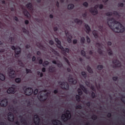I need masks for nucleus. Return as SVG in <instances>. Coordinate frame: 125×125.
I'll list each match as a JSON object with an SVG mask.
<instances>
[{"label": "nucleus", "instance_id": "obj_1", "mask_svg": "<svg viewBox=\"0 0 125 125\" xmlns=\"http://www.w3.org/2000/svg\"><path fill=\"white\" fill-rule=\"evenodd\" d=\"M107 24L115 33L125 32V27L121 23L116 21L113 18L107 19Z\"/></svg>", "mask_w": 125, "mask_h": 125}, {"label": "nucleus", "instance_id": "obj_2", "mask_svg": "<svg viewBox=\"0 0 125 125\" xmlns=\"http://www.w3.org/2000/svg\"><path fill=\"white\" fill-rule=\"evenodd\" d=\"M55 41L56 42H57V46L59 47V48H60L61 50H62V52H66L67 53H69V49L68 48H64L63 46H61V42L59 41V39L58 38H55Z\"/></svg>", "mask_w": 125, "mask_h": 125}, {"label": "nucleus", "instance_id": "obj_3", "mask_svg": "<svg viewBox=\"0 0 125 125\" xmlns=\"http://www.w3.org/2000/svg\"><path fill=\"white\" fill-rule=\"evenodd\" d=\"M62 120L63 122H66L68 120L71 119V112L69 110H66L62 116Z\"/></svg>", "mask_w": 125, "mask_h": 125}, {"label": "nucleus", "instance_id": "obj_4", "mask_svg": "<svg viewBox=\"0 0 125 125\" xmlns=\"http://www.w3.org/2000/svg\"><path fill=\"white\" fill-rule=\"evenodd\" d=\"M98 7H99V8H100V9H102V8H103V5H97L95 6L94 9L91 8V9H90L91 13H92V14H93V15H96V14L98 13V12L97 11V8H98Z\"/></svg>", "mask_w": 125, "mask_h": 125}, {"label": "nucleus", "instance_id": "obj_5", "mask_svg": "<svg viewBox=\"0 0 125 125\" xmlns=\"http://www.w3.org/2000/svg\"><path fill=\"white\" fill-rule=\"evenodd\" d=\"M8 74L10 78H14L16 77V74H15V71L13 70L12 67H9L8 69Z\"/></svg>", "mask_w": 125, "mask_h": 125}, {"label": "nucleus", "instance_id": "obj_6", "mask_svg": "<svg viewBox=\"0 0 125 125\" xmlns=\"http://www.w3.org/2000/svg\"><path fill=\"white\" fill-rule=\"evenodd\" d=\"M59 84L62 89H66V90L69 89V84L67 82H59Z\"/></svg>", "mask_w": 125, "mask_h": 125}, {"label": "nucleus", "instance_id": "obj_7", "mask_svg": "<svg viewBox=\"0 0 125 125\" xmlns=\"http://www.w3.org/2000/svg\"><path fill=\"white\" fill-rule=\"evenodd\" d=\"M12 49H13V50H15V57H18V56H19V54L21 53V48L19 47L15 48L14 46H12Z\"/></svg>", "mask_w": 125, "mask_h": 125}, {"label": "nucleus", "instance_id": "obj_8", "mask_svg": "<svg viewBox=\"0 0 125 125\" xmlns=\"http://www.w3.org/2000/svg\"><path fill=\"white\" fill-rule=\"evenodd\" d=\"M25 95H31L34 92L33 89L32 88H27L24 91Z\"/></svg>", "mask_w": 125, "mask_h": 125}, {"label": "nucleus", "instance_id": "obj_9", "mask_svg": "<svg viewBox=\"0 0 125 125\" xmlns=\"http://www.w3.org/2000/svg\"><path fill=\"white\" fill-rule=\"evenodd\" d=\"M34 122L36 125H40V118L38 115H35L34 116Z\"/></svg>", "mask_w": 125, "mask_h": 125}, {"label": "nucleus", "instance_id": "obj_10", "mask_svg": "<svg viewBox=\"0 0 125 125\" xmlns=\"http://www.w3.org/2000/svg\"><path fill=\"white\" fill-rule=\"evenodd\" d=\"M7 99H4L1 102H0V105L2 107H5V106L7 105Z\"/></svg>", "mask_w": 125, "mask_h": 125}, {"label": "nucleus", "instance_id": "obj_11", "mask_svg": "<svg viewBox=\"0 0 125 125\" xmlns=\"http://www.w3.org/2000/svg\"><path fill=\"white\" fill-rule=\"evenodd\" d=\"M96 46L98 48V52L100 54H102V45L99 43H96Z\"/></svg>", "mask_w": 125, "mask_h": 125}, {"label": "nucleus", "instance_id": "obj_12", "mask_svg": "<svg viewBox=\"0 0 125 125\" xmlns=\"http://www.w3.org/2000/svg\"><path fill=\"white\" fill-rule=\"evenodd\" d=\"M8 120L10 122H13L14 121V115L12 113H9L8 115Z\"/></svg>", "mask_w": 125, "mask_h": 125}, {"label": "nucleus", "instance_id": "obj_13", "mask_svg": "<svg viewBox=\"0 0 125 125\" xmlns=\"http://www.w3.org/2000/svg\"><path fill=\"white\" fill-rule=\"evenodd\" d=\"M7 92L9 94H10L11 93L14 94L15 93V88H14L13 87H10L7 90Z\"/></svg>", "mask_w": 125, "mask_h": 125}, {"label": "nucleus", "instance_id": "obj_14", "mask_svg": "<svg viewBox=\"0 0 125 125\" xmlns=\"http://www.w3.org/2000/svg\"><path fill=\"white\" fill-rule=\"evenodd\" d=\"M112 63L115 65V67H121V62L117 60L113 61Z\"/></svg>", "mask_w": 125, "mask_h": 125}, {"label": "nucleus", "instance_id": "obj_15", "mask_svg": "<svg viewBox=\"0 0 125 125\" xmlns=\"http://www.w3.org/2000/svg\"><path fill=\"white\" fill-rule=\"evenodd\" d=\"M66 36L67 38V42L69 43L72 42V35H71L69 33H66Z\"/></svg>", "mask_w": 125, "mask_h": 125}, {"label": "nucleus", "instance_id": "obj_16", "mask_svg": "<svg viewBox=\"0 0 125 125\" xmlns=\"http://www.w3.org/2000/svg\"><path fill=\"white\" fill-rule=\"evenodd\" d=\"M52 124L54 125H62V123L59 120H53Z\"/></svg>", "mask_w": 125, "mask_h": 125}, {"label": "nucleus", "instance_id": "obj_17", "mask_svg": "<svg viewBox=\"0 0 125 125\" xmlns=\"http://www.w3.org/2000/svg\"><path fill=\"white\" fill-rule=\"evenodd\" d=\"M68 81L69 82V83H71L73 84H76V83H77V80L73 79V78H69L68 79Z\"/></svg>", "mask_w": 125, "mask_h": 125}, {"label": "nucleus", "instance_id": "obj_18", "mask_svg": "<svg viewBox=\"0 0 125 125\" xmlns=\"http://www.w3.org/2000/svg\"><path fill=\"white\" fill-rule=\"evenodd\" d=\"M80 87L81 88H82V90H83V91H84L86 93V94H87V90H86V88L84 87V86H83V85L80 84Z\"/></svg>", "mask_w": 125, "mask_h": 125}, {"label": "nucleus", "instance_id": "obj_19", "mask_svg": "<svg viewBox=\"0 0 125 125\" xmlns=\"http://www.w3.org/2000/svg\"><path fill=\"white\" fill-rule=\"evenodd\" d=\"M85 28L86 29V32L87 34H88V33L90 32V27H89V26H88V25L85 24Z\"/></svg>", "mask_w": 125, "mask_h": 125}, {"label": "nucleus", "instance_id": "obj_20", "mask_svg": "<svg viewBox=\"0 0 125 125\" xmlns=\"http://www.w3.org/2000/svg\"><path fill=\"white\" fill-rule=\"evenodd\" d=\"M93 34L95 39H97V38H98V33L96 30H94L93 31Z\"/></svg>", "mask_w": 125, "mask_h": 125}, {"label": "nucleus", "instance_id": "obj_21", "mask_svg": "<svg viewBox=\"0 0 125 125\" xmlns=\"http://www.w3.org/2000/svg\"><path fill=\"white\" fill-rule=\"evenodd\" d=\"M26 7L28 9H30V10L33 9V6L32 5V3H28L26 5Z\"/></svg>", "mask_w": 125, "mask_h": 125}, {"label": "nucleus", "instance_id": "obj_22", "mask_svg": "<svg viewBox=\"0 0 125 125\" xmlns=\"http://www.w3.org/2000/svg\"><path fill=\"white\" fill-rule=\"evenodd\" d=\"M75 23H77V24H79V25L82 24L83 23V21L78 19H76L74 20Z\"/></svg>", "mask_w": 125, "mask_h": 125}, {"label": "nucleus", "instance_id": "obj_23", "mask_svg": "<svg viewBox=\"0 0 125 125\" xmlns=\"http://www.w3.org/2000/svg\"><path fill=\"white\" fill-rule=\"evenodd\" d=\"M23 13H24L25 16H26V17H30V14L29 13L28 11L24 10V11L23 12Z\"/></svg>", "mask_w": 125, "mask_h": 125}, {"label": "nucleus", "instance_id": "obj_24", "mask_svg": "<svg viewBox=\"0 0 125 125\" xmlns=\"http://www.w3.org/2000/svg\"><path fill=\"white\" fill-rule=\"evenodd\" d=\"M0 80L1 81H4V80H5V77L4 76V75H3V74H1L0 73Z\"/></svg>", "mask_w": 125, "mask_h": 125}, {"label": "nucleus", "instance_id": "obj_25", "mask_svg": "<svg viewBox=\"0 0 125 125\" xmlns=\"http://www.w3.org/2000/svg\"><path fill=\"white\" fill-rule=\"evenodd\" d=\"M87 69L89 73H90L91 74H92V73H93L92 69H91V68H90L89 66L87 67Z\"/></svg>", "mask_w": 125, "mask_h": 125}, {"label": "nucleus", "instance_id": "obj_26", "mask_svg": "<svg viewBox=\"0 0 125 125\" xmlns=\"http://www.w3.org/2000/svg\"><path fill=\"white\" fill-rule=\"evenodd\" d=\"M73 7H74V4H69L67 7L68 9H73Z\"/></svg>", "mask_w": 125, "mask_h": 125}, {"label": "nucleus", "instance_id": "obj_27", "mask_svg": "<svg viewBox=\"0 0 125 125\" xmlns=\"http://www.w3.org/2000/svg\"><path fill=\"white\" fill-rule=\"evenodd\" d=\"M76 99L77 101H78V102H80V101H81V99L79 95H77L76 96Z\"/></svg>", "mask_w": 125, "mask_h": 125}, {"label": "nucleus", "instance_id": "obj_28", "mask_svg": "<svg viewBox=\"0 0 125 125\" xmlns=\"http://www.w3.org/2000/svg\"><path fill=\"white\" fill-rule=\"evenodd\" d=\"M78 92L79 95H82V94H83V91H82V89L80 88L78 89Z\"/></svg>", "mask_w": 125, "mask_h": 125}, {"label": "nucleus", "instance_id": "obj_29", "mask_svg": "<svg viewBox=\"0 0 125 125\" xmlns=\"http://www.w3.org/2000/svg\"><path fill=\"white\" fill-rule=\"evenodd\" d=\"M16 83H19L20 82H21V79L20 78H16L15 80Z\"/></svg>", "mask_w": 125, "mask_h": 125}, {"label": "nucleus", "instance_id": "obj_30", "mask_svg": "<svg viewBox=\"0 0 125 125\" xmlns=\"http://www.w3.org/2000/svg\"><path fill=\"white\" fill-rule=\"evenodd\" d=\"M52 52H53L54 54H55V55H57V56H58V55H59V53H58V52H57L54 50H52Z\"/></svg>", "mask_w": 125, "mask_h": 125}, {"label": "nucleus", "instance_id": "obj_31", "mask_svg": "<svg viewBox=\"0 0 125 125\" xmlns=\"http://www.w3.org/2000/svg\"><path fill=\"white\" fill-rule=\"evenodd\" d=\"M82 75L83 77V78H84V79H85V78H86V74L85 73V72H82Z\"/></svg>", "mask_w": 125, "mask_h": 125}, {"label": "nucleus", "instance_id": "obj_32", "mask_svg": "<svg viewBox=\"0 0 125 125\" xmlns=\"http://www.w3.org/2000/svg\"><path fill=\"white\" fill-rule=\"evenodd\" d=\"M107 52L109 55H112L113 54V52H112L111 49L107 50Z\"/></svg>", "mask_w": 125, "mask_h": 125}, {"label": "nucleus", "instance_id": "obj_33", "mask_svg": "<svg viewBox=\"0 0 125 125\" xmlns=\"http://www.w3.org/2000/svg\"><path fill=\"white\" fill-rule=\"evenodd\" d=\"M98 70H102L103 69V65H98L97 67Z\"/></svg>", "mask_w": 125, "mask_h": 125}, {"label": "nucleus", "instance_id": "obj_34", "mask_svg": "<svg viewBox=\"0 0 125 125\" xmlns=\"http://www.w3.org/2000/svg\"><path fill=\"white\" fill-rule=\"evenodd\" d=\"M84 41H85V39H84V37H82L81 39V43H83L84 42Z\"/></svg>", "mask_w": 125, "mask_h": 125}, {"label": "nucleus", "instance_id": "obj_35", "mask_svg": "<svg viewBox=\"0 0 125 125\" xmlns=\"http://www.w3.org/2000/svg\"><path fill=\"white\" fill-rule=\"evenodd\" d=\"M46 65H48V61H45L44 63H43V66L44 67H45Z\"/></svg>", "mask_w": 125, "mask_h": 125}, {"label": "nucleus", "instance_id": "obj_36", "mask_svg": "<svg viewBox=\"0 0 125 125\" xmlns=\"http://www.w3.org/2000/svg\"><path fill=\"white\" fill-rule=\"evenodd\" d=\"M106 16H111V15H113V13L112 12H108L106 13Z\"/></svg>", "mask_w": 125, "mask_h": 125}, {"label": "nucleus", "instance_id": "obj_37", "mask_svg": "<svg viewBox=\"0 0 125 125\" xmlns=\"http://www.w3.org/2000/svg\"><path fill=\"white\" fill-rule=\"evenodd\" d=\"M81 54L83 55V56H85V52L83 50L81 51Z\"/></svg>", "mask_w": 125, "mask_h": 125}, {"label": "nucleus", "instance_id": "obj_38", "mask_svg": "<svg viewBox=\"0 0 125 125\" xmlns=\"http://www.w3.org/2000/svg\"><path fill=\"white\" fill-rule=\"evenodd\" d=\"M38 91L39 90H38V89H35L34 91V94H35V95L38 94Z\"/></svg>", "mask_w": 125, "mask_h": 125}, {"label": "nucleus", "instance_id": "obj_39", "mask_svg": "<svg viewBox=\"0 0 125 125\" xmlns=\"http://www.w3.org/2000/svg\"><path fill=\"white\" fill-rule=\"evenodd\" d=\"M86 40H87V42H88V43H89V42H90V39H89V38H88V37H86Z\"/></svg>", "mask_w": 125, "mask_h": 125}, {"label": "nucleus", "instance_id": "obj_40", "mask_svg": "<svg viewBox=\"0 0 125 125\" xmlns=\"http://www.w3.org/2000/svg\"><path fill=\"white\" fill-rule=\"evenodd\" d=\"M121 101L125 104V97H122L121 98Z\"/></svg>", "mask_w": 125, "mask_h": 125}, {"label": "nucleus", "instance_id": "obj_41", "mask_svg": "<svg viewBox=\"0 0 125 125\" xmlns=\"http://www.w3.org/2000/svg\"><path fill=\"white\" fill-rule=\"evenodd\" d=\"M65 62H66V63L68 64V65H69V66H70V62H69V61L68 60V59L65 58Z\"/></svg>", "mask_w": 125, "mask_h": 125}, {"label": "nucleus", "instance_id": "obj_42", "mask_svg": "<svg viewBox=\"0 0 125 125\" xmlns=\"http://www.w3.org/2000/svg\"><path fill=\"white\" fill-rule=\"evenodd\" d=\"M57 66L58 67H62V63L61 62L58 63Z\"/></svg>", "mask_w": 125, "mask_h": 125}, {"label": "nucleus", "instance_id": "obj_43", "mask_svg": "<svg viewBox=\"0 0 125 125\" xmlns=\"http://www.w3.org/2000/svg\"><path fill=\"white\" fill-rule=\"evenodd\" d=\"M118 6H120L121 7H123V6H124V3H119L118 4Z\"/></svg>", "mask_w": 125, "mask_h": 125}, {"label": "nucleus", "instance_id": "obj_44", "mask_svg": "<svg viewBox=\"0 0 125 125\" xmlns=\"http://www.w3.org/2000/svg\"><path fill=\"white\" fill-rule=\"evenodd\" d=\"M99 29H100V31H101V32H102V29H103V26H99Z\"/></svg>", "mask_w": 125, "mask_h": 125}, {"label": "nucleus", "instance_id": "obj_45", "mask_svg": "<svg viewBox=\"0 0 125 125\" xmlns=\"http://www.w3.org/2000/svg\"><path fill=\"white\" fill-rule=\"evenodd\" d=\"M76 109H82V106L81 105H77L76 106Z\"/></svg>", "mask_w": 125, "mask_h": 125}, {"label": "nucleus", "instance_id": "obj_46", "mask_svg": "<svg viewBox=\"0 0 125 125\" xmlns=\"http://www.w3.org/2000/svg\"><path fill=\"white\" fill-rule=\"evenodd\" d=\"M26 73H31L32 72V70H31V69H26Z\"/></svg>", "mask_w": 125, "mask_h": 125}, {"label": "nucleus", "instance_id": "obj_47", "mask_svg": "<svg viewBox=\"0 0 125 125\" xmlns=\"http://www.w3.org/2000/svg\"><path fill=\"white\" fill-rule=\"evenodd\" d=\"M83 5L84 6H87V5H88V4L87 3V2H84L83 3Z\"/></svg>", "mask_w": 125, "mask_h": 125}, {"label": "nucleus", "instance_id": "obj_48", "mask_svg": "<svg viewBox=\"0 0 125 125\" xmlns=\"http://www.w3.org/2000/svg\"><path fill=\"white\" fill-rule=\"evenodd\" d=\"M85 83L86 85H87V86H89V85H90L89 82L86 81L85 82Z\"/></svg>", "mask_w": 125, "mask_h": 125}, {"label": "nucleus", "instance_id": "obj_49", "mask_svg": "<svg viewBox=\"0 0 125 125\" xmlns=\"http://www.w3.org/2000/svg\"><path fill=\"white\" fill-rule=\"evenodd\" d=\"M91 96L93 98H94L95 97V94L94 92H92Z\"/></svg>", "mask_w": 125, "mask_h": 125}, {"label": "nucleus", "instance_id": "obj_50", "mask_svg": "<svg viewBox=\"0 0 125 125\" xmlns=\"http://www.w3.org/2000/svg\"><path fill=\"white\" fill-rule=\"evenodd\" d=\"M112 79H113V80L114 81H117V80H118V77H113Z\"/></svg>", "mask_w": 125, "mask_h": 125}, {"label": "nucleus", "instance_id": "obj_51", "mask_svg": "<svg viewBox=\"0 0 125 125\" xmlns=\"http://www.w3.org/2000/svg\"><path fill=\"white\" fill-rule=\"evenodd\" d=\"M49 43L50 44H51V45L53 44V43H54L53 41H50L49 42Z\"/></svg>", "mask_w": 125, "mask_h": 125}, {"label": "nucleus", "instance_id": "obj_52", "mask_svg": "<svg viewBox=\"0 0 125 125\" xmlns=\"http://www.w3.org/2000/svg\"><path fill=\"white\" fill-rule=\"evenodd\" d=\"M25 24H26V25L29 24V21L28 20H25Z\"/></svg>", "mask_w": 125, "mask_h": 125}, {"label": "nucleus", "instance_id": "obj_53", "mask_svg": "<svg viewBox=\"0 0 125 125\" xmlns=\"http://www.w3.org/2000/svg\"><path fill=\"white\" fill-rule=\"evenodd\" d=\"M77 40H73V42L74 44H76V43H77Z\"/></svg>", "mask_w": 125, "mask_h": 125}, {"label": "nucleus", "instance_id": "obj_54", "mask_svg": "<svg viewBox=\"0 0 125 125\" xmlns=\"http://www.w3.org/2000/svg\"><path fill=\"white\" fill-rule=\"evenodd\" d=\"M39 63H40V64H42V60L40 59V60H39Z\"/></svg>", "mask_w": 125, "mask_h": 125}, {"label": "nucleus", "instance_id": "obj_55", "mask_svg": "<svg viewBox=\"0 0 125 125\" xmlns=\"http://www.w3.org/2000/svg\"><path fill=\"white\" fill-rule=\"evenodd\" d=\"M86 105H87V106H88V107H89V106H90V102H87L86 103Z\"/></svg>", "mask_w": 125, "mask_h": 125}, {"label": "nucleus", "instance_id": "obj_56", "mask_svg": "<svg viewBox=\"0 0 125 125\" xmlns=\"http://www.w3.org/2000/svg\"><path fill=\"white\" fill-rule=\"evenodd\" d=\"M42 72H43V73H44V72H45V68L43 67L42 68Z\"/></svg>", "mask_w": 125, "mask_h": 125}, {"label": "nucleus", "instance_id": "obj_57", "mask_svg": "<svg viewBox=\"0 0 125 125\" xmlns=\"http://www.w3.org/2000/svg\"><path fill=\"white\" fill-rule=\"evenodd\" d=\"M87 15V13H85L84 14H83V17H85Z\"/></svg>", "mask_w": 125, "mask_h": 125}, {"label": "nucleus", "instance_id": "obj_58", "mask_svg": "<svg viewBox=\"0 0 125 125\" xmlns=\"http://www.w3.org/2000/svg\"><path fill=\"white\" fill-rule=\"evenodd\" d=\"M22 31L23 32V33H27V30H26V29H25V28H23Z\"/></svg>", "mask_w": 125, "mask_h": 125}, {"label": "nucleus", "instance_id": "obj_59", "mask_svg": "<svg viewBox=\"0 0 125 125\" xmlns=\"http://www.w3.org/2000/svg\"><path fill=\"white\" fill-rule=\"evenodd\" d=\"M36 60V57H35V56H33L32 57V61H35Z\"/></svg>", "mask_w": 125, "mask_h": 125}, {"label": "nucleus", "instance_id": "obj_60", "mask_svg": "<svg viewBox=\"0 0 125 125\" xmlns=\"http://www.w3.org/2000/svg\"><path fill=\"white\" fill-rule=\"evenodd\" d=\"M57 30H58V28L57 27L54 28V31H55V32H56V31H57Z\"/></svg>", "mask_w": 125, "mask_h": 125}, {"label": "nucleus", "instance_id": "obj_61", "mask_svg": "<svg viewBox=\"0 0 125 125\" xmlns=\"http://www.w3.org/2000/svg\"><path fill=\"white\" fill-rule=\"evenodd\" d=\"M113 14L114 15H118V12H117L116 11H114V12H113Z\"/></svg>", "mask_w": 125, "mask_h": 125}, {"label": "nucleus", "instance_id": "obj_62", "mask_svg": "<svg viewBox=\"0 0 125 125\" xmlns=\"http://www.w3.org/2000/svg\"><path fill=\"white\" fill-rule=\"evenodd\" d=\"M58 92V91L57 90H54V93L56 94V93H57Z\"/></svg>", "mask_w": 125, "mask_h": 125}, {"label": "nucleus", "instance_id": "obj_63", "mask_svg": "<svg viewBox=\"0 0 125 125\" xmlns=\"http://www.w3.org/2000/svg\"><path fill=\"white\" fill-rule=\"evenodd\" d=\"M112 44V42H107V45H111Z\"/></svg>", "mask_w": 125, "mask_h": 125}, {"label": "nucleus", "instance_id": "obj_64", "mask_svg": "<svg viewBox=\"0 0 125 125\" xmlns=\"http://www.w3.org/2000/svg\"><path fill=\"white\" fill-rule=\"evenodd\" d=\"M111 116V113H108L107 117H108V118H110Z\"/></svg>", "mask_w": 125, "mask_h": 125}]
</instances>
